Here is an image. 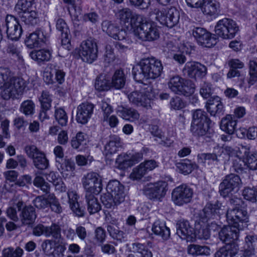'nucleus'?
Here are the masks:
<instances>
[{"instance_id":"nucleus-11","label":"nucleus","mask_w":257,"mask_h":257,"mask_svg":"<svg viewBox=\"0 0 257 257\" xmlns=\"http://www.w3.org/2000/svg\"><path fill=\"white\" fill-rule=\"evenodd\" d=\"M241 184L240 177L234 174L226 175L220 184L219 189L220 194L225 197L237 191Z\"/></svg>"},{"instance_id":"nucleus-27","label":"nucleus","mask_w":257,"mask_h":257,"mask_svg":"<svg viewBox=\"0 0 257 257\" xmlns=\"http://www.w3.org/2000/svg\"><path fill=\"white\" fill-rule=\"evenodd\" d=\"M143 157L142 153H136L131 157L120 155L116 159V163L118 164L119 169L124 170L140 162Z\"/></svg>"},{"instance_id":"nucleus-19","label":"nucleus","mask_w":257,"mask_h":257,"mask_svg":"<svg viewBox=\"0 0 257 257\" xmlns=\"http://www.w3.org/2000/svg\"><path fill=\"white\" fill-rule=\"evenodd\" d=\"M117 19L121 25L131 24L135 27L137 25L142 16L134 14L133 11L128 8H123L117 10L115 14Z\"/></svg>"},{"instance_id":"nucleus-9","label":"nucleus","mask_w":257,"mask_h":257,"mask_svg":"<svg viewBox=\"0 0 257 257\" xmlns=\"http://www.w3.org/2000/svg\"><path fill=\"white\" fill-rule=\"evenodd\" d=\"M156 15L157 21L162 25L170 28L176 26L178 23L180 19L179 12L174 7L158 10Z\"/></svg>"},{"instance_id":"nucleus-55","label":"nucleus","mask_w":257,"mask_h":257,"mask_svg":"<svg viewBox=\"0 0 257 257\" xmlns=\"http://www.w3.org/2000/svg\"><path fill=\"white\" fill-rule=\"evenodd\" d=\"M7 52L15 60L19 61L20 63L23 62V58L21 54L20 48H18L17 46L13 44H9L8 46Z\"/></svg>"},{"instance_id":"nucleus-16","label":"nucleus","mask_w":257,"mask_h":257,"mask_svg":"<svg viewBox=\"0 0 257 257\" xmlns=\"http://www.w3.org/2000/svg\"><path fill=\"white\" fill-rule=\"evenodd\" d=\"M16 206L20 212L19 216L22 225L32 227L37 218L35 208L31 205L24 206L22 201H18Z\"/></svg>"},{"instance_id":"nucleus-7","label":"nucleus","mask_w":257,"mask_h":257,"mask_svg":"<svg viewBox=\"0 0 257 257\" xmlns=\"http://www.w3.org/2000/svg\"><path fill=\"white\" fill-rule=\"evenodd\" d=\"M239 31V27L232 19L224 18L217 22L215 26L216 34L225 39L234 38Z\"/></svg>"},{"instance_id":"nucleus-42","label":"nucleus","mask_w":257,"mask_h":257,"mask_svg":"<svg viewBox=\"0 0 257 257\" xmlns=\"http://www.w3.org/2000/svg\"><path fill=\"white\" fill-rule=\"evenodd\" d=\"M126 78L122 70H116L112 77L111 84L115 89L123 88L125 84Z\"/></svg>"},{"instance_id":"nucleus-52","label":"nucleus","mask_w":257,"mask_h":257,"mask_svg":"<svg viewBox=\"0 0 257 257\" xmlns=\"http://www.w3.org/2000/svg\"><path fill=\"white\" fill-rule=\"evenodd\" d=\"M110 83L107 80L106 76L103 75H100L96 79L95 83V88L98 91H105L110 88Z\"/></svg>"},{"instance_id":"nucleus-57","label":"nucleus","mask_w":257,"mask_h":257,"mask_svg":"<svg viewBox=\"0 0 257 257\" xmlns=\"http://www.w3.org/2000/svg\"><path fill=\"white\" fill-rule=\"evenodd\" d=\"M34 185L40 189L46 194L49 193L50 186L44 179L41 176H36L33 181Z\"/></svg>"},{"instance_id":"nucleus-17","label":"nucleus","mask_w":257,"mask_h":257,"mask_svg":"<svg viewBox=\"0 0 257 257\" xmlns=\"http://www.w3.org/2000/svg\"><path fill=\"white\" fill-rule=\"evenodd\" d=\"M167 187L168 184L165 181L149 184L144 187V193L150 199L160 200L165 196Z\"/></svg>"},{"instance_id":"nucleus-48","label":"nucleus","mask_w":257,"mask_h":257,"mask_svg":"<svg viewBox=\"0 0 257 257\" xmlns=\"http://www.w3.org/2000/svg\"><path fill=\"white\" fill-rule=\"evenodd\" d=\"M21 21L26 25L34 26L39 21L38 14L34 10H31L19 16Z\"/></svg>"},{"instance_id":"nucleus-24","label":"nucleus","mask_w":257,"mask_h":257,"mask_svg":"<svg viewBox=\"0 0 257 257\" xmlns=\"http://www.w3.org/2000/svg\"><path fill=\"white\" fill-rule=\"evenodd\" d=\"M94 108V105L88 102L82 103L77 108L76 120L81 124L86 123L91 118Z\"/></svg>"},{"instance_id":"nucleus-1","label":"nucleus","mask_w":257,"mask_h":257,"mask_svg":"<svg viewBox=\"0 0 257 257\" xmlns=\"http://www.w3.org/2000/svg\"><path fill=\"white\" fill-rule=\"evenodd\" d=\"M26 87L24 79L13 76L8 68L0 67V88L3 89L1 96L4 99L8 100L22 94Z\"/></svg>"},{"instance_id":"nucleus-8","label":"nucleus","mask_w":257,"mask_h":257,"mask_svg":"<svg viewBox=\"0 0 257 257\" xmlns=\"http://www.w3.org/2000/svg\"><path fill=\"white\" fill-rule=\"evenodd\" d=\"M228 223L239 230L247 227L248 220L247 212L242 208H232L228 209L226 214Z\"/></svg>"},{"instance_id":"nucleus-39","label":"nucleus","mask_w":257,"mask_h":257,"mask_svg":"<svg viewBox=\"0 0 257 257\" xmlns=\"http://www.w3.org/2000/svg\"><path fill=\"white\" fill-rule=\"evenodd\" d=\"M117 112L123 119L131 121L138 119L140 116L138 111L132 108H127L119 106L117 109Z\"/></svg>"},{"instance_id":"nucleus-22","label":"nucleus","mask_w":257,"mask_h":257,"mask_svg":"<svg viewBox=\"0 0 257 257\" xmlns=\"http://www.w3.org/2000/svg\"><path fill=\"white\" fill-rule=\"evenodd\" d=\"M176 228V233L182 239L187 241H193L195 240V227H192L188 221H179L177 223Z\"/></svg>"},{"instance_id":"nucleus-60","label":"nucleus","mask_w":257,"mask_h":257,"mask_svg":"<svg viewBox=\"0 0 257 257\" xmlns=\"http://www.w3.org/2000/svg\"><path fill=\"white\" fill-rule=\"evenodd\" d=\"M85 142L84 134L81 132H79L75 137L72 138L71 145L73 149H78L81 146L85 144Z\"/></svg>"},{"instance_id":"nucleus-10","label":"nucleus","mask_w":257,"mask_h":257,"mask_svg":"<svg viewBox=\"0 0 257 257\" xmlns=\"http://www.w3.org/2000/svg\"><path fill=\"white\" fill-rule=\"evenodd\" d=\"M82 183L85 194H98L102 188L101 179L96 173H88L82 178Z\"/></svg>"},{"instance_id":"nucleus-54","label":"nucleus","mask_w":257,"mask_h":257,"mask_svg":"<svg viewBox=\"0 0 257 257\" xmlns=\"http://www.w3.org/2000/svg\"><path fill=\"white\" fill-rule=\"evenodd\" d=\"M45 236H52L55 239H58L61 236V228L58 224L53 223L51 226H45Z\"/></svg>"},{"instance_id":"nucleus-2","label":"nucleus","mask_w":257,"mask_h":257,"mask_svg":"<svg viewBox=\"0 0 257 257\" xmlns=\"http://www.w3.org/2000/svg\"><path fill=\"white\" fill-rule=\"evenodd\" d=\"M161 62L156 58H148L142 59L133 68L134 79L139 82L145 79H156L159 77L163 71Z\"/></svg>"},{"instance_id":"nucleus-3","label":"nucleus","mask_w":257,"mask_h":257,"mask_svg":"<svg viewBox=\"0 0 257 257\" xmlns=\"http://www.w3.org/2000/svg\"><path fill=\"white\" fill-rule=\"evenodd\" d=\"M102 29L104 32L115 40L118 41L115 44V48L118 50H124L128 48L131 43L127 36L126 31L119 27L112 22L105 20L102 23Z\"/></svg>"},{"instance_id":"nucleus-61","label":"nucleus","mask_w":257,"mask_h":257,"mask_svg":"<svg viewBox=\"0 0 257 257\" xmlns=\"http://www.w3.org/2000/svg\"><path fill=\"white\" fill-rule=\"evenodd\" d=\"M244 198L250 201L254 202L256 200L257 190L255 188H245L242 192Z\"/></svg>"},{"instance_id":"nucleus-47","label":"nucleus","mask_w":257,"mask_h":257,"mask_svg":"<svg viewBox=\"0 0 257 257\" xmlns=\"http://www.w3.org/2000/svg\"><path fill=\"white\" fill-rule=\"evenodd\" d=\"M107 230L109 235L114 239L120 242L125 241L124 233L120 230L117 226L113 224H108L107 225Z\"/></svg>"},{"instance_id":"nucleus-6","label":"nucleus","mask_w":257,"mask_h":257,"mask_svg":"<svg viewBox=\"0 0 257 257\" xmlns=\"http://www.w3.org/2000/svg\"><path fill=\"white\" fill-rule=\"evenodd\" d=\"M210 122V119L205 111L201 109H196L192 114L191 132L196 137L204 136L208 130Z\"/></svg>"},{"instance_id":"nucleus-12","label":"nucleus","mask_w":257,"mask_h":257,"mask_svg":"<svg viewBox=\"0 0 257 257\" xmlns=\"http://www.w3.org/2000/svg\"><path fill=\"white\" fill-rule=\"evenodd\" d=\"M25 151L28 156L33 160V163L37 169L43 170L48 168L49 161L45 154L35 146H26Z\"/></svg>"},{"instance_id":"nucleus-41","label":"nucleus","mask_w":257,"mask_h":257,"mask_svg":"<svg viewBox=\"0 0 257 257\" xmlns=\"http://www.w3.org/2000/svg\"><path fill=\"white\" fill-rule=\"evenodd\" d=\"M187 251L189 254L194 256L210 254V249L209 247L194 244H190L188 246Z\"/></svg>"},{"instance_id":"nucleus-59","label":"nucleus","mask_w":257,"mask_h":257,"mask_svg":"<svg viewBox=\"0 0 257 257\" xmlns=\"http://www.w3.org/2000/svg\"><path fill=\"white\" fill-rule=\"evenodd\" d=\"M246 165L247 168L251 170H257V153H253L249 154L248 152L246 155Z\"/></svg>"},{"instance_id":"nucleus-35","label":"nucleus","mask_w":257,"mask_h":257,"mask_svg":"<svg viewBox=\"0 0 257 257\" xmlns=\"http://www.w3.org/2000/svg\"><path fill=\"white\" fill-rule=\"evenodd\" d=\"M100 106L102 111L103 112L104 120H108L110 127H115L118 123L117 117L115 115H111L108 118V116L112 112L111 106L106 101H102L100 103Z\"/></svg>"},{"instance_id":"nucleus-43","label":"nucleus","mask_w":257,"mask_h":257,"mask_svg":"<svg viewBox=\"0 0 257 257\" xmlns=\"http://www.w3.org/2000/svg\"><path fill=\"white\" fill-rule=\"evenodd\" d=\"M257 247V237L253 235H247L245 238L243 250L247 255H252L254 254L255 248Z\"/></svg>"},{"instance_id":"nucleus-15","label":"nucleus","mask_w":257,"mask_h":257,"mask_svg":"<svg viewBox=\"0 0 257 257\" xmlns=\"http://www.w3.org/2000/svg\"><path fill=\"white\" fill-rule=\"evenodd\" d=\"M149 90L152 91L151 87L148 88L147 93L144 94L138 91H134L127 95V98L132 104L138 106H142L146 109L151 108L153 102L152 99L154 97L153 93H150Z\"/></svg>"},{"instance_id":"nucleus-26","label":"nucleus","mask_w":257,"mask_h":257,"mask_svg":"<svg viewBox=\"0 0 257 257\" xmlns=\"http://www.w3.org/2000/svg\"><path fill=\"white\" fill-rule=\"evenodd\" d=\"M49 36L45 35L41 29H38L32 33L25 40L26 46L30 48L39 47L42 43H45L48 39Z\"/></svg>"},{"instance_id":"nucleus-13","label":"nucleus","mask_w":257,"mask_h":257,"mask_svg":"<svg viewBox=\"0 0 257 257\" xmlns=\"http://www.w3.org/2000/svg\"><path fill=\"white\" fill-rule=\"evenodd\" d=\"M193 191L186 184L176 187L172 193V199L176 205L182 206L191 202Z\"/></svg>"},{"instance_id":"nucleus-50","label":"nucleus","mask_w":257,"mask_h":257,"mask_svg":"<svg viewBox=\"0 0 257 257\" xmlns=\"http://www.w3.org/2000/svg\"><path fill=\"white\" fill-rule=\"evenodd\" d=\"M248 65L249 77L247 82L250 86L257 82V59L250 60Z\"/></svg>"},{"instance_id":"nucleus-14","label":"nucleus","mask_w":257,"mask_h":257,"mask_svg":"<svg viewBox=\"0 0 257 257\" xmlns=\"http://www.w3.org/2000/svg\"><path fill=\"white\" fill-rule=\"evenodd\" d=\"M97 46L92 38L83 41L81 45L80 56L83 61L92 63L97 58Z\"/></svg>"},{"instance_id":"nucleus-5","label":"nucleus","mask_w":257,"mask_h":257,"mask_svg":"<svg viewBox=\"0 0 257 257\" xmlns=\"http://www.w3.org/2000/svg\"><path fill=\"white\" fill-rule=\"evenodd\" d=\"M168 86L174 93L185 96L193 94L195 90V84L191 80L185 79L179 75L170 77Z\"/></svg>"},{"instance_id":"nucleus-18","label":"nucleus","mask_w":257,"mask_h":257,"mask_svg":"<svg viewBox=\"0 0 257 257\" xmlns=\"http://www.w3.org/2000/svg\"><path fill=\"white\" fill-rule=\"evenodd\" d=\"M5 26L8 38L12 40H18L21 37L23 30L18 18L8 15L5 19Z\"/></svg>"},{"instance_id":"nucleus-32","label":"nucleus","mask_w":257,"mask_h":257,"mask_svg":"<svg viewBox=\"0 0 257 257\" xmlns=\"http://www.w3.org/2000/svg\"><path fill=\"white\" fill-rule=\"evenodd\" d=\"M56 163L58 170L61 171L63 176L65 175L67 177L68 175H72L75 170V163L71 159L66 157Z\"/></svg>"},{"instance_id":"nucleus-46","label":"nucleus","mask_w":257,"mask_h":257,"mask_svg":"<svg viewBox=\"0 0 257 257\" xmlns=\"http://www.w3.org/2000/svg\"><path fill=\"white\" fill-rule=\"evenodd\" d=\"M34 5L32 0H18L15 7V11L17 12L18 16H20L24 13L30 11Z\"/></svg>"},{"instance_id":"nucleus-34","label":"nucleus","mask_w":257,"mask_h":257,"mask_svg":"<svg viewBox=\"0 0 257 257\" xmlns=\"http://www.w3.org/2000/svg\"><path fill=\"white\" fill-rule=\"evenodd\" d=\"M222 153H223L222 148L217 147L214 148L213 153H202L198 155V161L199 163L203 164H205L206 161L218 162L220 161L219 158Z\"/></svg>"},{"instance_id":"nucleus-36","label":"nucleus","mask_w":257,"mask_h":257,"mask_svg":"<svg viewBox=\"0 0 257 257\" xmlns=\"http://www.w3.org/2000/svg\"><path fill=\"white\" fill-rule=\"evenodd\" d=\"M153 232L161 236L164 240H167L170 236V229L166 226L164 222L157 221L152 226Z\"/></svg>"},{"instance_id":"nucleus-40","label":"nucleus","mask_w":257,"mask_h":257,"mask_svg":"<svg viewBox=\"0 0 257 257\" xmlns=\"http://www.w3.org/2000/svg\"><path fill=\"white\" fill-rule=\"evenodd\" d=\"M96 194H85V199L87 205V210L90 214L98 212L101 209V206L97 199L95 197Z\"/></svg>"},{"instance_id":"nucleus-29","label":"nucleus","mask_w":257,"mask_h":257,"mask_svg":"<svg viewBox=\"0 0 257 257\" xmlns=\"http://www.w3.org/2000/svg\"><path fill=\"white\" fill-rule=\"evenodd\" d=\"M67 196L69 199L70 207L75 216L81 217L84 216L85 208L80 206L78 202V195L76 192L68 190Z\"/></svg>"},{"instance_id":"nucleus-31","label":"nucleus","mask_w":257,"mask_h":257,"mask_svg":"<svg viewBox=\"0 0 257 257\" xmlns=\"http://www.w3.org/2000/svg\"><path fill=\"white\" fill-rule=\"evenodd\" d=\"M208 223L196 220L195 222V238L197 237L200 239H208L210 233L207 228Z\"/></svg>"},{"instance_id":"nucleus-51","label":"nucleus","mask_w":257,"mask_h":257,"mask_svg":"<svg viewBox=\"0 0 257 257\" xmlns=\"http://www.w3.org/2000/svg\"><path fill=\"white\" fill-rule=\"evenodd\" d=\"M54 116L56 120L62 126L66 125L68 116L65 110L61 107H55Z\"/></svg>"},{"instance_id":"nucleus-49","label":"nucleus","mask_w":257,"mask_h":257,"mask_svg":"<svg viewBox=\"0 0 257 257\" xmlns=\"http://www.w3.org/2000/svg\"><path fill=\"white\" fill-rule=\"evenodd\" d=\"M223 149V151H224L225 153L230 157H234L235 158L241 157L242 154L243 153L244 155L248 152L249 150L248 148L246 147L241 146L239 147L232 148L230 146H225Z\"/></svg>"},{"instance_id":"nucleus-30","label":"nucleus","mask_w":257,"mask_h":257,"mask_svg":"<svg viewBox=\"0 0 257 257\" xmlns=\"http://www.w3.org/2000/svg\"><path fill=\"white\" fill-rule=\"evenodd\" d=\"M203 5L202 12L204 14L215 17L220 14V4L216 1L207 0Z\"/></svg>"},{"instance_id":"nucleus-37","label":"nucleus","mask_w":257,"mask_h":257,"mask_svg":"<svg viewBox=\"0 0 257 257\" xmlns=\"http://www.w3.org/2000/svg\"><path fill=\"white\" fill-rule=\"evenodd\" d=\"M120 139L116 135L109 137L108 142L105 145L104 152L106 155L115 153L120 147Z\"/></svg>"},{"instance_id":"nucleus-62","label":"nucleus","mask_w":257,"mask_h":257,"mask_svg":"<svg viewBox=\"0 0 257 257\" xmlns=\"http://www.w3.org/2000/svg\"><path fill=\"white\" fill-rule=\"evenodd\" d=\"M177 167L183 174H189L193 170L197 168L196 164H192L190 161L181 162L178 164Z\"/></svg>"},{"instance_id":"nucleus-44","label":"nucleus","mask_w":257,"mask_h":257,"mask_svg":"<svg viewBox=\"0 0 257 257\" xmlns=\"http://www.w3.org/2000/svg\"><path fill=\"white\" fill-rule=\"evenodd\" d=\"M203 34L198 42L200 45L204 47L211 48L216 44L217 39L214 35L213 36L206 30Z\"/></svg>"},{"instance_id":"nucleus-33","label":"nucleus","mask_w":257,"mask_h":257,"mask_svg":"<svg viewBox=\"0 0 257 257\" xmlns=\"http://www.w3.org/2000/svg\"><path fill=\"white\" fill-rule=\"evenodd\" d=\"M236 125V120L235 116L230 114L226 115L225 117H223L220 123L221 129L229 135L234 133Z\"/></svg>"},{"instance_id":"nucleus-4","label":"nucleus","mask_w":257,"mask_h":257,"mask_svg":"<svg viewBox=\"0 0 257 257\" xmlns=\"http://www.w3.org/2000/svg\"><path fill=\"white\" fill-rule=\"evenodd\" d=\"M134 33L136 36L144 41H154L160 37L159 28L153 22L147 21L143 17L135 27Z\"/></svg>"},{"instance_id":"nucleus-23","label":"nucleus","mask_w":257,"mask_h":257,"mask_svg":"<svg viewBox=\"0 0 257 257\" xmlns=\"http://www.w3.org/2000/svg\"><path fill=\"white\" fill-rule=\"evenodd\" d=\"M206 67L201 64L195 62H187L183 69V73L191 78H196L205 75Z\"/></svg>"},{"instance_id":"nucleus-20","label":"nucleus","mask_w":257,"mask_h":257,"mask_svg":"<svg viewBox=\"0 0 257 257\" xmlns=\"http://www.w3.org/2000/svg\"><path fill=\"white\" fill-rule=\"evenodd\" d=\"M124 187L118 181L114 180L108 182L106 186V190L117 203H121L125 200V193Z\"/></svg>"},{"instance_id":"nucleus-21","label":"nucleus","mask_w":257,"mask_h":257,"mask_svg":"<svg viewBox=\"0 0 257 257\" xmlns=\"http://www.w3.org/2000/svg\"><path fill=\"white\" fill-rule=\"evenodd\" d=\"M221 204L216 202L215 204L208 203L201 213L200 217L196 220L208 223L209 220L219 216L221 213Z\"/></svg>"},{"instance_id":"nucleus-64","label":"nucleus","mask_w":257,"mask_h":257,"mask_svg":"<svg viewBox=\"0 0 257 257\" xmlns=\"http://www.w3.org/2000/svg\"><path fill=\"white\" fill-rule=\"evenodd\" d=\"M246 165V162H244L240 157L235 158L232 161V167L233 170L238 173H240L244 170Z\"/></svg>"},{"instance_id":"nucleus-45","label":"nucleus","mask_w":257,"mask_h":257,"mask_svg":"<svg viewBox=\"0 0 257 257\" xmlns=\"http://www.w3.org/2000/svg\"><path fill=\"white\" fill-rule=\"evenodd\" d=\"M237 250V246L235 244H226L215 252L214 257H233Z\"/></svg>"},{"instance_id":"nucleus-63","label":"nucleus","mask_w":257,"mask_h":257,"mask_svg":"<svg viewBox=\"0 0 257 257\" xmlns=\"http://www.w3.org/2000/svg\"><path fill=\"white\" fill-rule=\"evenodd\" d=\"M56 29L61 33V35L64 34L67 35L70 33L69 28L65 21L61 19L58 18L56 22Z\"/></svg>"},{"instance_id":"nucleus-38","label":"nucleus","mask_w":257,"mask_h":257,"mask_svg":"<svg viewBox=\"0 0 257 257\" xmlns=\"http://www.w3.org/2000/svg\"><path fill=\"white\" fill-rule=\"evenodd\" d=\"M30 56L34 60L41 63L49 61L52 57V53L49 50L41 49L31 52Z\"/></svg>"},{"instance_id":"nucleus-56","label":"nucleus","mask_w":257,"mask_h":257,"mask_svg":"<svg viewBox=\"0 0 257 257\" xmlns=\"http://www.w3.org/2000/svg\"><path fill=\"white\" fill-rule=\"evenodd\" d=\"M41 103V107L45 110H49L51 107L52 98L49 93L43 91L39 98Z\"/></svg>"},{"instance_id":"nucleus-53","label":"nucleus","mask_w":257,"mask_h":257,"mask_svg":"<svg viewBox=\"0 0 257 257\" xmlns=\"http://www.w3.org/2000/svg\"><path fill=\"white\" fill-rule=\"evenodd\" d=\"M35 105L31 100L23 101L20 106V111L25 115H32L34 113Z\"/></svg>"},{"instance_id":"nucleus-58","label":"nucleus","mask_w":257,"mask_h":257,"mask_svg":"<svg viewBox=\"0 0 257 257\" xmlns=\"http://www.w3.org/2000/svg\"><path fill=\"white\" fill-rule=\"evenodd\" d=\"M101 200L104 206L107 208H114L120 203H117L114 201V198L112 197L110 194L105 193L101 195Z\"/></svg>"},{"instance_id":"nucleus-25","label":"nucleus","mask_w":257,"mask_h":257,"mask_svg":"<svg viewBox=\"0 0 257 257\" xmlns=\"http://www.w3.org/2000/svg\"><path fill=\"white\" fill-rule=\"evenodd\" d=\"M239 229L229 224L224 226L218 232L220 240L227 244H233L231 242L238 239Z\"/></svg>"},{"instance_id":"nucleus-28","label":"nucleus","mask_w":257,"mask_h":257,"mask_svg":"<svg viewBox=\"0 0 257 257\" xmlns=\"http://www.w3.org/2000/svg\"><path fill=\"white\" fill-rule=\"evenodd\" d=\"M205 107L211 116L219 117L223 113L224 107L220 98L218 96L209 99L207 101Z\"/></svg>"}]
</instances>
